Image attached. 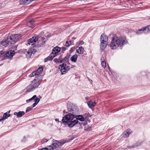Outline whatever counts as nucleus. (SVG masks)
I'll return each instance as SVG.
<instances>
[{
	"label": "nucleus",
	"mask_w": 150,
	"mask_h": 150,
	"mask_svg": "<svg viewBox=\"0 0 150 150\" xmlns=\"http://www.w3.org/2000/svg\"><path fill=\"white\" fill-rule=\"evenodd\" d=\"M127 42V41L125 37H118L115 36L112 39L110 44V47L112 50H115L119 46H122Z\"/></svg>",
	"instance_id": "f257e3e1"
},
{
	"label": "nucleus",
	"mask_w": 150,
	"mask_h": 150,
	"mask_svg": "<svg viewBox=\"0 0 150 150\" xmlns=\"http://www.w3.org/2000/svg\"><path fill=\"white\" fill-rule=\"evenodd\" d=\"M20 35L18 34L8 37L6 39L3 40L0 42L1 45L6 47L10 45L14 44L20 39Z\"/></svg>",
	"instance_id": "f03ea898"
},
{
	"label": "nucleus",
	"mask_w": 150,
	"mask_h": 150,
	"mask_svg": "<svg viewBox=\"0 0 150 150\" xmlns=\"http://www.w3.org/2000/svg\"><path fill=\"white\" fill-rule=\"evenodd\" d=\"M40 81L35 79H34L31 84L29 85L26 88V91L30 92L38 88L40 84Z\"/></svg>",
	"instance_id": "7ed1b4c3"
},
{
	"label": "nucleus",
	"mask_w": 150,
	"mask_h": 150,
	"mask_svg": "<svg viewBox=\"0 0 150 150\" xmlns=\"http://www.w3.org/2000/svg\"><path fill=\"white\" fill-rule=\"evenodd\" d=\"M68 64H69V65L67 67V65L66 64L63 63L60 66V67L59 69L60 70L62 74H65L69 70L70 68H74L76 67L75 65H71L69 63Z\"/></svg>",
	"instance_id": "20e7f679"
},
{
	"label": "nucleus",
	"mask_w": 150,
	"mask_h": 150,
	"mask_svg": "<svg viewBox=\"0 0 150 150\" xmlns=\"http://www.w3.org/2000/svg\"><path fill=\"white\" fill-rule=\"evenodd\" d=\"M66 142L64 140L61 141V142L57 140L53 141L52 144L49 146V150H53L60 146H62Z\"/></svg>",
	"instance_id": "39448f33"
},
{
	"label": "nucleus",
	"mask_w": 150,
	"mask_h": 150,
	"mask_svg": "<svg viewBox=\"0 0 150 150\" xmlns=\"http://www.w3.org/2000/svg\"><path fill=\"white\" fill-rule=\"evenodd\" d=\"M78 120H77L76 118L75 117L74 115L72 114L71 115L70 120L67 125L70 127H72L78 123Z\"/></svg>",
	"instance_id": "423d86ee"
},
{
	"label": "nucleus",
	"mask_w": 150,
	"mask_h": 150,
	"mask_svg": "<svg viewBox=\"0 0 150 150\" xmlns=\"http://www.w3.org/2000/svg\"><path fill=\"white\" fill-rule=\"evenodd\" d=\"M38 35H35L29 39L28 41V43L31 45L34 44L35 42L38 41Z\"/></svg>",
	"instance_id": "0eeeda50"
},
{
	"label": "nucleus",
	"mask_w": 150,
	"mask_h": 150,
	"mask_svg": "<svg viewBox=\"0 0 150 150\" xmlns=\"http://www.w3.org/2000/svg\"><path fill=\"white\" fill-rule=\"evenodd\" d=\"M72 114H69L65 115L63 117L62 120V121L63 123H66L67 125L70 121V120L71 117V115H72Z\"/></svg>",
	"instance_id": "6e6552de"
},
{
	"label": "nucleus",
	"mask_w": 150,
	"mask_h": 150,
	"mask_svg": "<svg viewBox=\"0 0 150 150\" xmlns=\"http://www.w3.org/2000/svg\"><path fill=\"white\" fill-rule=\"evenodd\" d=\"M36 51V50L33 49L32 48H30L27 51L26 50V52H25L27 58H29L31 55L32 54H34Z\"/></svg>",
	"instance_id": "1a4fd4ad"
},
{
	"label": "nucleus",
	"mask_w": 150,
	"mask_h": 150,
	"mask_svg": "<svg viewBox=\"0 0 150 150\" xmlns=\"http://www.w3.org/2000/svg\"><path fill=\"white\" fill-rule=\"evenodd\" d=\"M146 30L148 32H150V25L142 28L139 30L137 31V33L139 34Z\"/></svg>",
	"instance_id": "9d476101"
},
{
	"label": "nucleus",
	"mask_w": 150,
	"mask_h": 150,
	"mask_svg": "<svg viewBox=\"0 0 150 150\" xmlns=\"http://www.w3.org/2000/svg\"><path fill=\"white\" fill-rule=\"evenodd\" d=\"M142 143L143 142L142 141H137L133 145L128 146L127 147L129 149L136 148L141 146Z\"/></svg>",
	"instance_id": "9b49d317"
},
{
	"label": "nucleus",
	"mask_w": 150,
	"mask_h": 150,
	"mask_svg": "<svg viewBox=\"0 0 150 150\" xmlns=\"http://www.w3.org/2000/svg\"><path fill=\"white\" fill-rule=\"evenodd\" d=\"M61 48L60 47L56 46L53 49L52 52L50 54H52V55H54L55 56V54L59 52Z\"/></svg>",
	"instance_id": "f8f14e48"
},
{
	"label": "nucleus",
	"mask_w": 150,
	"mask_h": 150,
	"mask_svg": "<svg viewBox=\"0 0 150 150\" xmlns=\"http://www.w3.org/2000/svg\"><path fill=\"white\" fill-rule=\"evenodd\" d=\"M108 40V37L105 34H103L101 35L100 38V42H107Z\"/></svg>",
	"instance_id": "ddd939ff"
},
{
	"label": "nucleus",
	"mask_w": 150,
	"mask_h": 150,
	"mask_svg": "<svg viewBox=\"0 0 150 150\" xmlns=\"http://www.w3.org/2000/svg\"><path fill=\"white\" fill-rule=\"evenodd\" d=\"M76 52L79 54H83L85 52L84 48L82 46L76 47Z\"/></svg>",
	"instance_id": "4468645a"
},
{
	"label": "nucleus",
	"mask_w": 150,
	"mask_h": 150,
	"mask_svg": "<svg viewBox=\"0 0 150 150\" xmlns=\"http://www.w3.org/2000/svg\"><path fill=\"white\" fill-rule=\"evenodd\" d=\"M14 51H9L6 54L5 56L8 58H11L14 55Z\"/></svg>",
	"instance_id": "2eb2a0df"
},
{
	"label": "nucleus",
	"mask_w": 150,
	"mask_h": 150,
	"mask_svg": "<svg viewBox=\"0 0 150 150\" xmlns=\"http://www.w3.org/2000/svg\"><path fill=\"white\" fill-rule=\"evenodd\" d=\"M55 57V55H52V54H50L49 56L44 59V62H46L48 61H51Z\"/></svg>",
	"instance_id": "dca6fc26"
},
{
	"label": "nucleus",
	"mask_w": 150,
	"mask_h": 150,
	"mask_svg": "<svg viewBox=\"0 0 150 150\" xmlns=\"http://www.w3.org/2000/svg\"><path fill=\"white\" fill-rule=\"evenodd\" d=\"M107 45V42H101L100 45V50H103L105 48Z\"/></svg>",
	"instance_id": "f3484780"
},
{
	"label": "nucleus",
	"mask_w": 150,
	"mask_h": 150,
	"mask_svg": "<svg viewBox=\"0 0 150 150\" xmlns=\"http://www.w3.org/2000/svg\"><path fill=\"white\" fill-rule=\"evenodd\" d=\"M69 58V56H67L63 59H62L60 61V63H67V64H68L69 63L68 61Z\"/></svg>",
	"instance_id": "a211bd4d"
},
{
	"label": "nucleus",
	"mask_w": 150,
	"mask_h": 150,
	"mask_svg": "<svg viewBox=\"0 0 150 150\" xmlns=\"http://www.w3.org/2000/svg\"><path fill=\"white\" fill-rule=\"evenodd\" d=\"M14 114L15 115H17V116L18 117H21L25 114V112L24 111H19L18 112H14Z\"/></svg>",
	"instance_id": "6ab92c4d"
},
{
	"label": "nucleus",
	"mask_w": 150,
	"mask_h": 150,
	"mask_svg": "<svg viewBox=\"0 0 150 150\" xmlns=\"http://www.w3.org/2000/svg\"><path fill=\"white\" fill-rule=\"evenodd\" d=\"M46 41V40H45V38L44 37H42L41 40H39V46H43L45 43Z\"/></svg>",
	"instance_id": "aec40b11"
},
{
	"label": "nucleus",
	"mask_w": 150,
	"mask_h": 150,
	"mask_svg": "<svg viewBox=\"0 0 150 150\" xmlns=\"http://www.w3.org/2000/svg\"><path fill=\"white\" fill-rule=\"evenodd\" d=\"M130 132H129V130L127 129V131L124 132L122 134V137L126 138L129 136Z\"/></svg>",
	"instance_id": "412c9836"
},
{
	"label": "nucleus",
	"mask_w": 150,
	"mask_h": 150,
	"mask_svg": "<svg viewBox=\"0 0 150 150\" xmlns=\"http://www.w3.org/2000/svg\"><path fill=\"white\" fill-rule=\"evenodd\" d=\"M77 55L75 54L71 57L70 59L72 62H76L77 61Z\"/></svg>",
	"instance_id": "4be33fe9"
},
{
	"label": "nucleus",
	"mask_w": 150,
	"mask_h": 150,
	"mask_svg": "<svg viewBox=\"0 0 150 150\" xmlns=\"http://www.w3.org/2000/svg\"><path fill=\"white\" fill-rule=\"evenodd\" d=\"M75 117L76 118L77 120H79L81 121H84L85 120V118L82 115H77Z\"/></svg>",
	"instance_id": "5701e85b"
},
{
	"label": "nucleus",
	"mask_w": 150,
	"mask_h": 150,
	"mask_svg": "<svg viewBox=\"0 0 150 150\" xmlns=\"http://www.w3.org/2000/svg\"><path fill=\"white\" fill-rule=\"evenodd\" d=\"M87 104L89 107L91 108L94 106L96 104V103L95 102H93L91 100H90L87 103Z\"/></svg>",
	"instance_id": "b1692460"
},
{
	"label": "nucleus",
	"mask_w": 150,
	"mask_h": 150,
	"mask_svg": "<svg viewBox=\"0 0 150 150\" xmlns=\"http://www.w3.org/2000/svg\"><path fill=\"white\" fill-rule=\"evenodd\" d=\"M39 98H36V99L34 101L35 102V103L33 104V106L32 107L33 108L35 107L38 104L40 100V98H41L42 97L40 96H39Z\"/></svg>",
	"instance_id": "393cba45"
},
{
	"label": "nucleus",
	"mask_w": 150,
	"mask_h": 150,
	"mask_svg": "<svg viewBox=\"0 0 150 150\" xmlns=\"http://www.w3.org/2000/svg\"><path fill=\"white\" fill-rule=\"evenodd\" d=\"M36 98H38L37 97L36 95H34L32 98L26 100V102L27 103H28L33 100L34 102Z\"/></svg>",
	"instance_id": "a878e982"
},
{
	"label": "nucleus",
	"mask_w": 150,
	"mask_h": 150,
	"mask_svg": "<svg viewBox=\"0 0 150 150\" xmlns=\"http://www.w3.org/2000/svg\"><path fill=\"white\" fill-rule=\"evenodd\" d=\"M21 3L24 5H27L30 2V0H20Z\"/></svg>",
	"instance_id": "bb28decb"
},
{
	"label": "nucleus",
	"mask_w": 150,
	"mask_h": 150,
	"mask_svg": "<svg viewBox=\"0 0 150 150\" xmlns=\"http://www.w3.org/2000/svg\"><path fill=\"white\" fill-rule=\"evenodd\" d=\"M43 70V69L42 67H39L38 68L37 70L35 71L36 75H39L41 73Z\"/></svg>",
	"instance_id": "cd10ccee"
},
{
	"label": "nucleus",
	"mask_w": 150,
	"mask_h": 150,
	"mask_svg": "<svg viewBox=\"0 0 150 150\" xmlns=\"http://www.w3.org/2000/svg\"><path fill=\"white\" fill-rule=\"evenodd\" d=\"M34 22V20L33 19L31 20L28 21V25H29L30 24H31L32 26H30V28H33L34 27V25L33 24Z\"/></svg>",
	"instance_id": "c85d7f7f"
},
{
	"label": "nucleus",
	"mask_w": 150,
	"mask_h": 150,
	"mask_svg": "<svg viewBox=\"0 0 150 150\" xmlns=\"http://www.w3.org/2000/svg\"><path fill=\"white\" fill-rule=\"evenodd\" d=\"M101 64L102 66L104 68L106 67V62L104 60L102 61V62H101Z\"/></svg>",
	"instance_id": "c756f323"
},
{
	"label": "nucleus",
	"mask_w": 150,
	"mask_h": 150,
	"mask_svg": "<svg viewBox=\"0 0 150 150\" xmlns=\"http://www.w3.org/2000/svg\"><path fill=\"white\" fill-rule=\"evenodd\" d=\"M71 41H70L69 42L66 41V44L64 46L67 47H68L71 45Z\"/></svg>",
	"instance_id": "7c9ffc66"
},
{
	"label": "nucleus",
	"mask_w": 150,
	"mask_h": 150,
	"mask_svg": "<svg viewBox=\"0 0 150 150\" xmlns=\"http://www.w3.org/2000/svg\"><path fill=\"white\" fill-rule=\"evenodd\" d=\"M32 109H33V107H32L31 106L28 107L26 109V112H29L31 110H32Z\"/></svg>",
	"instance_id": "2f4dec72"
},
{
	"label": "nucleus",
	"mask_w": 150,
	"mask_h": 150,
	"mask_svg": "<svg viewBox=\"0 0 150 150\" xmlns=\"http://www.w3.org/2000/svg\"><path fill=\"white\" fill-rule=\"evenodd\" d=\"M34 76H38L37 75H36V71H33L30 75V77Z\"/></svg>",
	"instance_id": "473e14b6"
},
{
	"label": "nucleus",
	"mask_w": 150,
	"mask_h": 150,
	"mask_svg": "<svg viewBox=\"0 0 150 150\" xmlns=\"http://www.w3.org/2000/svg\"><path fill=\"white\" fill-rule=\"evenodd\" d=\"M10 114H8L7 112L5 113L3 115V117L5 118L6 119L8 117H9Z\"/></svg>",
	"instance_id": "72a5a7b5"
},
{
	"label": "nucleus",
	"mask_w": 150,
	"mask_h": 150,
	"mask_svg": "<svg viewBox=\"0 0 150 150\" xmlns=\"http://www.w3.org/2000/svg\"><path fill=\"white\" fill-rule=\"evenodd\" d=\"M62 53H64V51L66 50V48L64 47H62Z\"/></svg>",
	"instance_id": "f704fd0d"
},
{
	"label": "nucleus",
	"mask_w": 150,
	"mask_h": 150,
	"mask_svg": "<svg viewBox=\"0 0 150 150\" xmlns=\"http://www.w3.org/2000/svg\"><path fill=\"white\" fill-rule=\"evenodd\" d=\"M54 61L56 62H60V60H59V59H58L57 58H55V59H54Z\"/></svg>",
	"instance_id": "c9c22d12"
},
{
	"label": "nucleus",
	"mask_w": 150,
	"mask_h": 150,
	"mask_svg": "<svg viewBox=\"0 0 150 150\" xmlns=\"http://www.w3.org/2000/svg\"><path fill=\"white\" fill-rule=\"evenodd\" d=\"M48 140H47V139H43L42 141V142L43 143H44V142H47L48 141Z\"/></svg>",
	"instance_id": "e433bc0d"
},
{
	"label": "nucleus",
	"mask_w": 150,
	"mask_h": 150,
	"mask_svg": "<svg viewBox=\"0 0 150 150\" xmlns=\"http://www.w3.org/2000/svg\"><path fill=\"white\" fill-rule=\"evenodd\" d=\"M84 44V42L83 41H80L79 43V45H82Z\"/></svg>",
	"instance_id": "4c0bfd02"
},
{
	"label": "nucleus",
	"mask_w": 150,
	"mask_h": 150,
	"mask_svg": "<svg viewBox=\"0 0 150 150\" xmlns=\"http://www.w3.org/2000/svg\"><path fill=\"white\" fill-rule=\"evenodd\" d=\"M5 119H6L3 116V117L0 119V121L1 122L2 121H3Z\"/></svg>",
	"instance_id": "58836bf2"
},
{
	"label": "nucleus",
	"mask_w": 150,
	"mask_h": 150,
	"mask_svg": "<svg viewBox=\"0 0 150 150\" xmlns=\"http://www.w3.org/2000/svg\"><path fill=\"white\" fill-rule=\"evenodd\" d=\"M48 149H49V147L48 148H43L41 149L40 150H48Z\"/></svg>",
	"instance_id": "ea45409f"
},
{
	"label": "nucleus",
	"mask_w": 150,
	"mask_h": 150,
	"mask_svg": "<svg viewBox=\"0 0 150 150\" xmlns=\"http://www.w3.org/2000/svg\"><path fill=\"white\" fill-rule=\"evenodd\" d=\"M62 57V55H60L59 57V60L61 61V60H62V59H61V58Z\"/></svg>",
	"instance_id": "a19ab883"
},
{
	"label": "nucleus",
	"mask_w": 150,
	"mask_h": 150,
	"mask_svg": "<svg viewBox=\"0 0 150 150\" xmlns=\"http://www.w3.org/2000/svg\"><path fill=\"white\" fill-rule=\"evenodd\" d=\"M100 60H101V62H102V61H103V60H104V61H105L104 58L103 57L101 58L100 59Z\"/></svg>",
	"instance_id": "79ce46f5"
},
{
	"label": "nucleus",
	"mask_w": 150,
	"mask_h": 150,
	"mask_svg": "<svg viewBox=\"0 0 150 150\" xmlns=\"http://www.w3.org/2000/svg\"><path fill=\"white\" fill-rule=\"evenodd\" d=\"M55 120L56 121L58 122H59V119H55Z\"/></svg>",
	"instance_id": "37998d69"
},
{
	"label": "nucleus",
	"mask_w": 150,
	"mask_h": 150,
	"mask_svg": "<svg viewBox=\"0 0 150 150\" xmlns=\"http://www.w3.org/2000/svg\"><path fill=\"white\" fill-rule=\"evenodd\" d=\"M41 77V76H37V78H39V77Z\"/></svg>",
	"instance_id": "c03bdc74"
},
{
	"label": "nucleus",
	"mask_w": 150,
	"mask_h": 150,
	"mask_svg": "<svg viewBox=\"0 0 150 150\" xmlns=\"http://www.w3.org/2000/svg\"><path fill=\"white\" fill-rule=\"evenodd\" d=\"M108 68H109V69H110V68L109 67H108Z\"/></svg>",
	"instance_id": "a18cd8bd"
}]
</instances>
